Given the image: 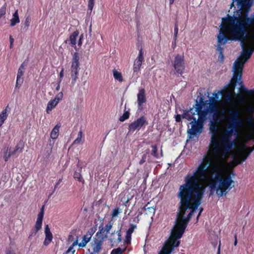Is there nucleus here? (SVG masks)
<instances>
[{"label":"nucleus","mask_w":254,"mask_h":254,"mask_svg":"<svg viewBox=\"0 0 254 254\" xmlns=\"http://www.w3.org/2000/svg\"><path fill=\"white\" fill-rule=\"evenodd\" d=\"M9 146L5 147L3 152V159L5 162H7L12 155H14L12 151H10Z\"/></svg>","instance_id":"obj_27"},{"label":"nucleus","mask_w":254,"mask_h":254,"mask_svg":"<svg viewBox=\"0 0 254 254\" xmlns=\"http://www.w3.org/2000/svg\"><path fill=\"white\" fill-rule=\"evenodd\" d=\"M137 104L138 108L140 110L142 109V105L146 102L145 97V90L144 88L139 89V92L137 95Z\"/></svg>","instance_id":"obj_16"},{"label":"nucleus","mask_w":254,"mask_h":254,"mask_svg":"<svg viewBox=\"0 0 254 254\" xmlns=\"http://www.w3.org/2000/svg\"><path fill=\"white\" fill-rule=\"evenodd\" d=\"M234 238H235V241H234V245L235 246H236L237 244V243H238V241H237V235L236 234H235L234 235Z\"/></svg>","instance_id":"obj_60"},{"label":"nucleus","mask_w":254,"mask_h":254,"mask_svg":"<svg viewBox=\"0 0 254 254\" xmlns=\"http://www.w3.org/2000/svg\"><path fill=\"white\" fill-rule=\"evenodd\" d=\"M10 110L9 106L7 105L0 113V127L3 125L8 117V112Z\"/></svg>","instance_id":"obj_21"},{"label":"nucleus","mask_w":254,"mask_h":254,"mask_svg":"<svg viewBox=\"0 0 254 254\" xmlns=\"http://www.w3.org/2000/svg\"><path fill=\"white\" fill-rule=\"evenodd\" d=\"M254 25V17H223L217 36L218 42L226 43L232 40L244 38L248 27Z\"/></svg>","instance_id":"obj_3"},{"label":"nucleus","mask_w":254,"mask_h":254,"mask_svg":"<svg viewBox=\"0 0 254 254\" xmlns=\"http://www.w3.org/2000/svg\"><path fill=\"white\" fill-rule=\"evenodd\" d=\"M151 147L152 148V150L151 151V155L156 158H159V155L158 153V149L157 145H153L151 146Z\"/></svg>","instance_id":"obj_36"},{"label":"nucleus","mask_w":254,"mask_h":254,"mask_svg":"<svg viewBox=\"0 0 254 254\" xmlns=\"http://www.w3.org/2000/svg\"><path fill=\"white\" fill-rule=\"evenodd\" d=\"M118 238L117 239L115 238H112L110 239V241L112 243V246H117L118 244L122 241V235L121 230H118L117 232Z\"/></svg>","instance_id":"obj_25"},{"label":"nucleus","mask_w":254,"mask_h":254,"mask_svg":"<svg viewBox=\"0 0 254 254\" xmlns=\"http://www.w3.org/2000/svg\"><path fill=\"white\" fill-rule=\"evenodd\" d=\"M63 96V93L62 92H60L55 96L54 100H55V101L58 102V103H59V102L62 100Z\"/></svg>","instance_id":"obj_45"},{"label":"nucleus","mask_w":254,"mask_h":254,"mask_svg":"<svg viewBox=\"0 0 254 254\" xmlns=\"http://www.w3.org/2000/svg\"><path fill=\"white\" fill-rule=\"evenodd\" d=\"M112 227V225L111 224H107L105 225V231L106 232V234L109 232Z\"/></svg>","instance_id":"obj_51"},{"label":"nucleus","mask_w":254,"mask_h":254,"mask_svg":"<svg viewBox=\"0 0 254 254\" xmlns=\"http://www.w3.org/2000/svg\"><path fill=\"white\" fill-rule=\"evenodd\" d=\"M92 232H88L86 235H84L82 238V240L80 243L78 244L79 247L83 248L85 247L88 242H89L92 237Z\"/></svg>","instance_id":"obj_22"},{"label":"nucleus","mask_w":254,"mask_h":254,"mask_svg":"<svg viewBox=\"0 0 254 254\" xmlns=\"http://www.w3.org/2000/svg\"><path fill=\"white\" fill-rule=\"evenodd\" d=\"M82 130L80 129L78 133L77 137L74 140L73 142V144H79L81 142H83L84 141V139H82Z\"/></svg>","instance_id":"obj_35"},{"label":"nucleus","mask_w":254,"mask_h":254,"mask_svg":"<svg viewBox=\"0 0 254 254\" xmlns=\"http://www.w3.org/2000/svg\"><path fill=\"white\" fill-rule=\"evenodd\" d=\"M24 70H25L24 64V63H22L21 64V65L20 66V67L18 69V70L17 76H18V78H19V77H22V76L24 74Z\"/></svg>","instance_id":"obj_40"},{"label":"nucleus","mask_w":254,"mask_h":254,"mask_svg":"<svg viewBox=\"0 0 254 254\" xmlns=\"http://www.w3.org/2000/svg\"><path fill=\"white\" fill-rule=\"evenodd\" d=\"M175 247H176L175 245H172L170 243V242L168 241L164 244L161 251L160 252L162 253L161 254H171Z\"/></svg>","instance_id":"obj_19"},{"label":"nucleus","mask_w":254,"mask_h":254,"mask_svg":"<svg viewBox=\"0 0 254 254\" xmlns=\"http://www.w3.org/2000/svg\"><path fill=\"white\" fill-rule=\"evenodd\" d=\"M60 127V125L57 124L52 130L50 134V136L53 139H55L58 137Z\"/></svg>","instance_id":"obj_29"},{"label":"nucleus","mask_w":254,"mask_h":254,"mask_svg":"<svg viewBox=\"0 0 254 254\" xmlns=\"http://www.w3.org/2000/svg\"><path fill=\"white\" fill-rule=\"evenodd\" d=\"M44 209L45 206L43 205L41 208L40 211L38 214L36 223L33 230V233L35 235H36L42 228V222L44 215Z\"/></svg>","instance_id":"obj_13"},{"label":"nucleus","mask_w":254,"mask_h":254,"mask_svg":"<svg viewBox=\"0 0 254 254\" xmlns=\"http://www.w3.org/2000/svg\"><path fill=\"white\" fill-rule=\"evenodd\" d=\"M113 73L115 80H118L120 82H122L123 81L124 79L121 72L115 69L113 70Z\"/></svg>","instance_id":"obj_32"},{"label":"nucleus","mask_w":254,"mask_h":254,"mask_svg":"<svg viewBox=\"0 0 254 254\" xmlns=\"http://www.w3.org/2000/svg\"><path fill=\"white\" fill-rule=\"evenodd\" d=\"M177 196L180 199L179 213L177 221L184 220V224L188 225L194 211L201 203L203 195L199 192L196 194L179 190Z\"/></svg>","instance_id":"obj_4"},{"label":"nucleus","mask_w":254,"mask_h":254,"mask_svg":"<svg viewBox=\"0 0 254 254\" xmlns=\"http://www.w3.org/2000/svg\"><path fill=\"white\" fill-rule=\"evenodd\" d=\"M195 115H197L196 112H195V110L193 111V108H191L190 110L184 111L182 117L188 120H193V119L195 118L193 116Z\"/></svg>","instance_id":"obj_20"},{"label":"nucleus","mask_w":254,"mask_h":254,"mask_svg":"<svg viewBox=\"0 0 254 254\" xmlns=\"http://www.w3.org/2000/svg\"><path fill=\"white\" fill-rule=\"evenodd\" d=\"M64 75V68L62 67L59 75V81L61 83L63 80Z\"/></svg>","instance_id":"obj_48"},{"label":"nucleus","mask_w":254,"mask_h":254,"mask_svg":"<svg viewBox=\"0 0 254 254\" xmlns=\"http://www.w3.org/2000/svg\"><path fill=\"white\" fill-rule=\"evenodd\" d=\"M207 101L204 100L203 96L201 95L198 100H195V104L193 107H195L196 111H199L200 109V112L204 113L206 116L208 115V113L216 115V114L221 113L216 105L217 100L215 97H210L208 106L206 108H204Z\"/></svg>","instance_id":"obj_5"},{"label":"nucleus","mask_w":254,"mask_h":254,"mask_svg":"<svg viewBox=\"0 0 254 254\" xmlns=\"http://www.w3.org/2000/svg\"><path fill=\"white\" fill-rule=\"evenodd\" d=\"M245 61L240 59L237 60L234 63L233 71L234 74L230 82L225 85V88L228 86L230 87L231 91H234L235 87L238 83V80H241L242 71L244 68Z\"/></svg>","instance_id":"obj_6"},{"label":"nucleus","mask_w":254,"mask_h":254,"mask_svg":"<svg viewBox=\"0 0 254 254\" xmlns=\"http://www.w3.org/2000/svg\"><path fill=\"white\" fill-rule=\"evenodd\" d=\"M240 81V84L241 85V90L244 92V93L247 94H252L254 93L253 90H248L243 85V82L241 80H239Z\"/></svg>","instance_id":"obj_38"},{"label":"nucleus","mask_w":254,"mask_h":254,"mask_svg":"<svg viewBox=\"0 0 254 254\" xmlns=\"http://www.w3.org/2000/svg\"><path fill=\"white\" fill-rule=\"evenodd\" d=\"M148 152V150L146 152V154H144L142 155V158H141V159L140 160L139 163L140 165L143 164L145 162V160H146V156H147V154H146Z\"/></svg>","instance_id":"obj_50"},{"label":"nucleus","mask_w":254,"mask_h":254,"mask_svg":"<svg viewBox=\"0 0 254 254\" xmlns=\"http://www.w3.org/2000/svg\"><path fill=\"white\" fill-rule=\"evenodd\" d=\"M201 163H203L204 164L207 165V167L209 168V166H212V158L210 156L205 155L203 158V161Z\"/></svg>","instance_id":"obj_33"},{"label":"nucleus","mask_w":254,"mask_h":254,"mask_svg":"<svg viewBox=\"0 0 254 254\" xmlns=\"http://www.w3.org/2000/svg\"><path fill=\"white\" fill-rule=\"evenodd\" d=\"M176 121L177 122H179L181 121V116L180 115L178 114L175 117Z\"/></svg>","instance_id":"obj_58"},{"label":"nucleus","mask_w":254,"mask_h":254,"mask_svg":"<svg viewBox=\"0 0 254 254\" xmlns=\"http://www.w3.org/2000/svg\"><path fill=\"white\" fill-rule=\"evenodd\" d=\"M184 222L183 219L180 220L179 222L176 220V224L172 230L171 236L168 240L172 245H175L176 247L179 246L180 241L177 240L182 237L187 227V224H184Z\"/></svg>","instance_id":"obj_7"},{"label":"nucleus","mask_w":254,"mask_h":254,"mask_svg":"<svg viewBox=\"0 0 254 254\" xmlns=\"http://www.w3.org/2000/svg\"><path fill=\"white\" fill-rule=\"evenodd\" d=\"M208 169L207 165L200 163L192 174H188L185 177V183L179 190L195 194L198 192L204 195L205 188L199 182L205 179L207 186L211 190H215L218 197L226 194L234 183L231 175L222 171L217 165H212L210 169L211 173L206 176Z\"/></svg>","instance_id":"obj_1"},{"label":"nucleus","mask_w":254,"mask_h":254,"mask_svg":"<svg viewBox=\"0 0 254 254\" xmlns=\"http://www.w3.org/2000/svg\"><path fill=\"white\" fill-rule=\"evenodd\" d=\"M217 254H220V246L218 247V251Z\"/></svg>","instance_id":"obj_64"},{"label":"nucleus","mask_w":254,"mask_h":254,"mask_svg":"<svg viewBox=\"0 0 254 254\" xmlns=\"http://www.w3.org/2000/svg\"><path fill=\"white\" fill-rule=\"evenodd\" d=\"M6 13V4L3 5L0 9V16H3Z\"/></svg>","instance_id":"obj_49"},{"label":"nucleus","mask_w":254,"mask_h":254,"mask_svg":"<svg viewBox=\"0 0 254 254\" xmlns=\"http://www.w3.org/2000/svg\"><path fill=\"white\" fill-rule=\"evenodd\" d=\"M219 45H218L217 47V51H218L219 53V58H220L221 61H223L224 60V55L223 53V49L222 47H221V44H225V43H220L218 41Z\"/></svg>","instance_id":"obj_37"},{"label":"nucleus","mask_w":254,"mask_h":254,"mask_svg":"<svg viewBox=\"0 0 254 254\" xmlns=\"http://www.w3.org/2000/svg\"><path fill=\"white\" fill-rule=\"evenodd\" d=\"M173 66L177 72L182 74L185 67L183 55L178 54L175 57Z\"/></svg>","instance_id":"obj_10"},{"label":"nucleus","mask_w":254,"mask_h":254,"mask_svg":"<svg viewBox=\"0 0 254 254\" xmlns=\"http://www.w3.org/2000/svg\"><path fill=\"white\" fill-rule=\"evenodd\" d=\"M62 181H63V178L60 179L58 181V182L56 183V184L55 185L54 189V190H53V192H54L55 191L56 189L58 188V186L62 182Z\"/></svg>","instance_id":"obj_53"},{"label":"nucleus","mask_w":254,"mask_h":254,"mask_svg":"<svg viewBox=\"0 0 254 254\" xmlns=\"http://www.w3.org/2000/svg\"><path fill=\"white\" fill-rule=\"evenodd\" d=\"M46 237L44 241V245L45 246H48L49 245L52 241L53 235L52 233L45 234Z\"/></svg>","instance_id":"obj_34"},{"label":"nucleus","mask_w":254,"mask_h":254,"mask_svg":"<svg viewBox=\"0 0 254 254\" xmlns=\"http://www.w3.org/2000/svg\"><path fill=\"white\" fill-rule=\"evenodd\" d=\"M136 226L135 225L131 224L130 225V228L127 230V233L128 235H131V234L133 232L134 230L136 228Z\"/></svg>","instance_id":"obj_47"},{"label":"nucleus","mask_w":254,"mask_h":254,"mask_svg":"<svg viewBox=\"0 0 254 254\" xmlns=\"http://www.w3.org/2000/svg\"><path fill=\"white\" fill-rule=\"evenodd\" d=\"M79 65V54L78 53L75 52L73 55L70 67V74L71 77V84L72 85L75 84L78 78V75L80 69Z\"/></svg>","instance_id":"obj_9"},{"label":"nucleus","mask_w":254,"mask_h":254,"mask_svg":"<svg viewBox=\"0 0 254 254\" xmlns=\"http://www.w3.org/2000/svg\"><path fill=\"white\" fill-rule=\"evenodd\" d=\"M24 147V142L22 140H20L17 143L13 150L12 151L14 155L16 153H21Z\"/></svg>","instance_id":"obj_24"},{"label":"nucleus","mask_w":254,"mask_h":254,"mask_svg":"<svg viewBox=\"0 0 254 254\" xmlns=\"http://www.w3.org/2000/svg\"><path fill=\"white\" fill-rule=\"evenodd\" d=\"M12 16H18V11L16 10L14 13L12 14Z\"/></svg>","instance_id":"obj_63"},{"label":"nucleus","mask_w":254,"mask_h":254,"mask_svg":"<svg viewBox=\"0 0 254 254\" xmlns=\"http://www.w3.org/2000/svg\"><path fill=\"white\" fill-rule=\"evenodd\" d=\"M23 78L22 77H19V78H18V77L17 76L15 88H19L20 87V86L21 85V84L23 83Z\"/></svg>","instance_id":"obj_42"},{"label":"nucleus","mask_w":254,"mask_h":254,"mask_svg":"<svg viewBox=\"0 0 254 254\" xmlns=\"http://www.w3.org/2000/svg\"><path fill=\"white\" fill-rule=\"evenodd\" d=\"M149 203L148 202L145 206H144L142 209L144 211H145V214L146 215L153 214L154 215L156 211V209L154 207H147L148 204Z\"/></svg>","instance_id":"obj_30"},{"label":"nucleus","mask_w":254,"mask_h":254,"mask_svg":"<svg viewBox=\"0 0 254 254\" xmlns=\"http://www.w3.org/2000/svg\"><path fill=\"white\" fill-rule=\"evenodd\" d=\"M82 171V167H80L78 170V172L75 171L73 174V178L77 180V181L79 182H81L82 184L84 183V180L82 177L81 174V172Z\"/></svg>","instance_id":"obj_31"},{"label":"nucleus","mask_w":254,"mask_h":254,"mask_svg":"<svg viewBox=\"0 0 254 254\" xmlns=\"http://www.w3.org/2000/svg\"><path fill=\"white\" fill-rule=\"evenodd\" d=\"M245 149L241 150L238 156V159L236 161L237 164H240L243 162L245 161L250 155L252 151V149L247 147L246 146H245Z\"/></svg>","instance_id":"obj_15"},{"label":"nucleus","mask_w":254,"mask_h":254,"mask_svg":"<svg viewBox=\"0 0 254 254\" xmlns=\"http://www.w3.org/2000/svg\"><path fill=\"white\" fill-rule=\"evenodd\" d=\"M121 212V209L119 207H116L114 209L111 216L113 218L117 216Z\"/></svg>","instance_id":"obj_44"},{"label":"nucleus","mask_w":254,"mask_h":254,"mask_svg":"<svg viewBox=\"0 0 254 254\" xmlns=\"http://www.w3.org/2000/svg\"><path fill=\"white\" fill-rule=\"evenodd\" d=\"M147 124L146 118L142 116L129 125L128 130L130 131L139 130L145 124Z\"/></svg>","instance_id":"obj_11"},{"label":"nucleus","mask_w":254,"mask_h":254,"mask_svg":"<svg viewBox=\"0 0 254 254\" xmlns=\"http://www.w3.org/2000/svg\"><path fill=\"white\" fill-rule=\"evenodd\" d=\"M195 111L198 116V119L197 120L196 118H194L190 123L191 128L188 131L190 136H195L197 133H200L203 127V123L207 119V116L201 113L200 111H196L195 109Z\"/></svg>","instance_id":"obj_8"},{"label":"nucleus","mask_w":254,"mask_h":254,"mask_svg":"<svg viewBox=\"0 0 254 254\" xmlns=\"http://www.w3.org/2000/svg\"><path fill=\"white\" fill-rule=\"evenodd\" d=\"M126 241L127 243H130V239H131V235H128L127 233L126 237Z\"/></svg>","instance_id":"obj_57"},{"label":"nucleus","mask_w":254,"mask_h":254,"mask_svg":"<svg viewBox=\"0 0 254 254\" xmlns=\"http://www.w3.org/2000/svg\"><path fill=\"white\" fill-rule=\"evenodd\" d=\"M5 254H16L15 251L11 248L7 249L5 251Z\"/></svg>","instance_id":"obj_52"},{"label":"nucleus","mask_w":254,"mask_h":254,"mask_svg":"<svg viewBox=\"0 0 254 254\" xmlns=\"http://www.w3.org/2000/svg\"><path fill=\"white\" fill-rule=\"evenodd\" d=\"M58 104V102H56L55 100H51L47 104V107L46 108L47 113L50 114L52 110L56 107Z\"/></svg>","instance_id":"obj_28"},{"label":"nucleus","mask_w":254,"mask_h":254,"mask_svg":"<svg viewBox=\"0 0 254 254\" xmlns=\"http://www.w3.org/2000/svg\"><path fill=\"white\" fill-rule=\"evenodd\" d=\"M144 60L143 52L142 49L141 48L138 53V55L137 58L135 59L133 65V74L137 73L140 71V67L142 65V62Z\"/></svg>","instance_id":"obj_12"},{"label":"nucleus","mask_w":254,"mask_h":254,"mask_svg":"<svg viewBox=\"0 0 254 254\" xmlns=\"http://www.w3.org/2000/svg\"><path fill=\"white\" fill-rule=\"evenodd\" d=\"M94 1H95V0H89L88 5V10L87 11V13L89 14H91V11L93 9V6H94Z\"/></svg>","instance_id":"obj_41"},{"label":"nucleus","mask_w":254,"mask_h":254,"mask_svg":"<svg viewBox=\"0 0 254 254\" xmlns=\"http://www.w3.org/2000/svg\"><path fill=\"white\" fill-rule=\"evenodd\" d=\"M103 242V238L101 239L94 238L93 242L91 243V249L94 253H98L102 249V246Z\"/></svg>","instance_id":"obj_18"},{"label":"nucleus","mask_w":254,"mask_h":254,"mask_svg":"<svg viewBox=\"0 0 254 254\" xmlns=\"http://www.w3.org/2000/svg\"><path fill=\"white\" fill-rule=\"evenodd\" d=\"M181 20L179 18L177 17L175 20V27H174V38H173V41L172 42V44L176 45V40L178 36V27L179 26H180L181 25Z\"/></svg>","instance_id":"obj_23"},{"label":"nucleus","mask_w":254,"mask_h":254,"mask_svg":"<svg viewBox=\"0 0 254 254\" xmlns=\"http://www.w3.org/2000/svg\"><path fill=\"white\" fill-rule=\"evenodd\" d=\"M130 113L129 111H125L124 114L119 118V121L121 122H124L129 117Z\"/></svg>","instance_id":"obj_39"},{"label":"nucleus","mask_w":254,"mask_h":254,"mask_svg":"<svg viewBox=\"0 0 254 254\" xmlns=\"http://www.w3.org/2000/svg\"><path fill=\"white\" fill-rule=\"evenodd\" d=\"M9 41H10V44H13V43L14 39H13V38L12 37V36L11 35L9 37Z\"/></svg>","instance_id":"obj_62"},{"label":"nucleus","mask_w":254,"mask_h":254,"mask_svg":"<svg viewBox=\"0 0 254 254\" xmlns=\"http://www.w3.org/2000/svg\"><path fill=\"white\" fill-rule=\"evenodd\" d=\"M31 21V18L30 17H27L25 21V25L26 27H28L30 25V23Z\"/></svg>","instance_id":"obj_54"},{"label":"nucleus","mask_w":254,"mask_h":254,"mask_svg":"<svg viewBox=\"0 0 254 254\" xmlns=\"http://www.w3.org/2000/svg\"><path fill=\"white\" fill-rule=\"evenodd\" d=\"M125 249H122L120 248L113 249L111 254H122Z\"/></svg>","instance_id":"obj_43"},{"label":"nucleus","mask_w":254,"mask_h":254,"mask_svg":"<svg viewBox=\"0 0 254 254\" xmlns=\"http://www.w3.org/2000/svg\"><path fill=\"white\" fill-rule=\"evenodd\" d=\"M51 233V232L50 229L49 227V225L48 224L46 225L45 227V233L47 234V233Z\"/></svg>","instance_id":"obj_55"},{"label":"nucleus","mask_w":254,"mask_h":254,"mask_svg":"<svg viewBox=\"0 0 254 254\" xmlns=\"http://www.w3.org/2000/svg\"><path fill=\"white\" fill-rule=\"evenodd\" d=\"M83 39V35L81 34L79 40L78 41V46H81L82 44V40Z\"/></svg>","instance_id":"obj_56"},{"label":"nucleus","mask_w":254,"mask_h":254,"mask_svg":"<svg viewBox=\"0 0 254 254\" xmlns=\"http://www.w3.org/2000/svg\"><path fill=\"white\" fill-rule=\"evenodd\" d=\"M10 26H13L16 24L20 22L19 17H13L12 19H11Z\"/></svg>","instance_id":"obj_46"},{"label":"nucleus","mask_w":254,"mask_h":254,"mask_svg":"<svg viewBox=\"0 0 254 254\" xmlns=\"http://www.w3.org/2000/svg\"><path fill=\"white\" fill-rule=\"evenodd\" d=\"M60 83H60L59 81H58V85H57V87L56 88V90L57 91H59L60 90Z\"/></svg>","instance_id":"obj_61"},{"label":"nucleus","mask_w":254,"mask_h":254,"mask_svg":"<svg viewBox=\"0 0 254 254\" xmlns=\"http://www.w3.org/2000/svg\"><path fill=\"white\" fill-rule=\"evenodd\" d=\"M99 228H100V227H99ZM104 228L103 227H102L101 229H99V231L96 234V237H98V235H100V234L103 232V231H104Z\"/></svg>","instance_id":"obj_59"},{"label":"nucleus","mask_w":254,"mask_h":254,"mask_svg":"<svg viewBox=\"0 0 254 254\" xmlns=\"http://www.w3.org/2000/svg\"><path fill=\"white\" fill-rule=\"evenodd\" d=\"M243 49L241 60L246 63L251 57L254 50L246 46V45H244V48Z\"/></svg>","instance_id":"obj_17"},{"label":"nucleus","mask_w":254,"mask_h":254,"mask_svg":"<svg viewBox=\"0 0 254 254\" xmlns=\"http://www.w3.org/2000/svg\"><path fill=\"white\" fill-rule=\"evenodd\" d=\"M225 113V110L222 109L219 114H211L212 118L210 120L209 132L211 136L209 152L217 157H219L220 155L223 158L227 157L234 144V141L231 140L232 135L236 131L237 127L242 125V121L239 118L240 111L230 110L228 112V130L224 135L218 136L219 125L224 120Z\"/></svg>","instance_id":"obj_2"},{"label":"nucleus","mask_w":254,"mask_h":254,"mask_svg":"<svg viewBox=\"0 0 254 254\" xmlns=\"http://www.w3.org/2000/svg\"><path fill=\"white\" fill-rule=\"evenodd\" d=\"M234 91H231L230 87L228 86L227 88H225V86L224 87L223 89L219 91L218 93H213V97H215L217 100L219 99V94L224 95L225 94V99L226 101H230L232 96V92Z\"/></svg>","instance_id":"obj_14"},{"label":"nucleus","mask_w":254,"mask_h":254,"mask_svg":"<svg viewBox=\"0 0 254 254\" xmlns=\"http://www.w3.org/2000/svg\"><path fill=\"white\" fill-rule=\"evenodd\" d=\"M79 35V31L75 30L69 36V41L72 47H75L76 43V38Z\"/></svg>","instance_id":"obj_26"}]
</instances>
